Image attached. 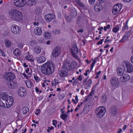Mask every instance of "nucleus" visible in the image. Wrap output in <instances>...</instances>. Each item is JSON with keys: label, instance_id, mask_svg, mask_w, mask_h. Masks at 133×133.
Returning a JSON list of instances; mask_svg holds the SVG:
<instances>
[{"label": "nucleus", "instance_id": "nucleus-1", "mask_svg": "<svg viewBox=\"0 0 133 133\" xmlns=\"http://www.w3.org/2000/svg\"><path fill=\"white\" fill-rule=\"evenodd\" d=\"M55 66L54 64L53 63L47 62L42 65L41 70L44 74L49 75L54 72Z\"/></svg>", "mask_w": 133, "mask_h": 133}, {"label": "nucleus", "instance_id": "nucleus-2", "mask_svg": "<svg viewBox=\"0 0 133 133\" xmlns=\"http://www.w3.org/2000/svg\"><path fill=\"white\" fill-rule=\"evenodd\" d=\"M9 16L12 20L17 22H21L23 18V15L22 12L15 9H12L9 11Z\"/></svg>", "mask_w": 133, "mask_h": 133}, {"label": "nucleus", "instance_id": "nucleus-3", "mask_svg": "<svg viewBox=\"0 0 133 133\" xmlns=\"http://www.w3.org/2000/svg\"><path fill=\"white\" fill-rule=\"evenodd\" d=\"M106 112L105 108L103 106H100L95 110V113L97 117L99 118L103 117Z\"/></svg>", "mask_w": 133, "mask_h": 133}, {"label": "nucleus", "instance_id": "nucleus-4", "mask_svg": "<svg viewBox=\"0 0 133 133\" xmlns=\"http://www.w3.org/2000/svg\"><path fill=\"white\" fill-rule=\"evenodd\" d=\"M70 11V16H67L65 17V19L68 22H70L72 18L76 17L77 12L76 9L73 8H70L68 9Z\"/></svg>", "mask_w": 133, "mask_h": 133}, {"label": "nucleus", "instance_id": "nucleus-5", "mask_svg": "<svg viewBox=\"0 0 133 133\" xmlns=\"http://www.w3.org/2000/svg\"><path fill=\"white\" fill-rule=\"evenodd\" d=\"M11 96L8 95L5 92H2L0 94V106L1 107H5L4 102Z\"/></svg>", "mask_w": 133, "mask_h": 133}, {"label": "nucleus", "instance_id": "nucleus-6", "mask_svg": "<svg viewBox=\"0 0 133 133\" xmlns=\"http://www.w3.org/2000/svg\"><path fill=\"white\" fill-rule=\"evenodd\" d=\"M10 29L12 32L15 35L19 34L21 31L20 27L18 25L15 24L11 25Z\"/></svg>", "mask_w": 133, "mask_h": 133}, {"label": "nucleus", "instance_id": "nucleus-7", "mask_svg": "<svg viewBox=\"0 0 133 133\" xmlns=\"http://www.w3.org/2000/svg\"><path fill=\"white\" fill-rule=\"evenodd\" d=\"M14 3L16 6L21 8L25 5L26 2L25 0H14Z\"/></svg>", "mask_w": 133, "mask_h": 133}, {"label": "nucleus", "instance_id": "nucleus-8", "mask_svg": "<svg viewBox=\"0 0 133 133\" xmlns=\"http://www.w3.org/2000/svg\"><path fill=\"white\" fill-rule=\"evenodd\" d=\"M4 77L7 81L10 82L12 81L15 78L14 74L11 72H8L5 73Z\"/></svg>", "mask_w": 133, "mask_h": 133}, {"label": "nucleus", "instance_id": "nucleus-9", "mask_svg": "<svg viewBox=\"0 0 133 133\" xmlns=\"http://www.w3.org/2000/svg\"><path fill=\"white\" fill-rule=\"evenodd\" d=\"M122 8L121 5L120 4L116 5L114 7L112 10V12L114 15L118 14Z\"/></svg>", "mask_w": 133, "mask_h": 133}, {"label": "nucleus", "instance_id": "nucleus-10", "mask_svg": "<svg viewBox=\"0 0 133 133\" xmlns=\"http://www.w3.org/2000/svg\"><path fill=\"white\" fill-rule=\"evenodd\" d=\"M78 48L75 44L73 45L71 49V53L74 56L76 59L78 58L77 54L78 53Z\"/></svg>", "mask_w": 133, "mask_h": 133}, {"label": "nucleus", "instance_id": "nucleus-11", "mask_svg": "<svg viewBox=\"0 0 133 133\" xmlns=\"http://www.w3.org/2000/svg\"><path fill=\"white\" fill-rule=\"evenodd\" d=\"M61 52V49L59 47H56L54 48L52 52V55L54 57L58 56Z\"/></svg>", "mask_w": 133, "mask_h": 133}, {"label": "nucleus", "instance_id": "nucleus-12", "mask_svg": "<svg viewBox=\"0 0 133 133\" xmlns=\"http://www.w3.org/2000/svg\"><path fill=\"white\" fill-rule=\"evenodd\" d=\"M127 69V72L128 73H130L133 72V66L130 63L125 61L124 62Z\"/></svg>", "mask_w": 133, "mask_h": 133}, {"label": "nucleus", "instance_id": "nucleus-13", "mask_svg": "<svg viewBox=\"0 0 133 133\" xmlns=\"http://www.w3.org/2000/svg\"><path fill=\"white\" fill-rule=\"evenodd\" d=\"M125 69L124 66H119L117 68V73L118 76H123L125 72Z\"/></svg>", "mask_w": 133, "mask_h": 133}, {"label": "nucleus", "instance_id": "nucleus-14", "mask_svg": "<svg viewBox=\"0 0 133 133\" xmlns=\"http://www.w3.org/2000/svg\"><path fill=\"white\" fill-rule=\"evenodd\" d=\"M55 16L53 14H48L45 16V19L47 22H50L52 19L55 18Z\"/></svg>", "mask_w": 133, "mask_h": 133}, {"label": "nucleus", "instance_id": "nucleus-15", "mask_svg": "<svg viewBox=\"0 0 133 133\" xmlns=\"http://www.w3.org/2000/svg\"><path fill=\"white\" fill-rule=\"evenodd\" d=\"M18 92V95L22 97H24L26 95L27 92L24 88H20Z\"/></svg>", "mask_w": 133, "mask_h": 133}, {"label": "nucleus", "instance_id": "nucleus-16", "mask_svg": "<svg viewBox=\"0 0 133 133\" xmlns=\"http://www.w3.org/2000/svg\"><path fill=\"white\" fill-rule=\"evenodd\" d=\"M10 98L7 99L4 102V104L5 103L6 105H5V108H9L12 105L13 103V99L11 96Z\"/></svg>", "mask_w": 133, "mask_h": 133}, {"label": "nucleus", "instance_id": "nucleus-17", "mask_svg": "<svg viewBox=\"0 0 133 133\" xmlns=\"http://www.w3.org/2000/svg\"><path fill=\"white\" fill-rule=\"evenodd\" d=\"M94 9L96 12L100 11L103 9L102 4L98 2L96 3L94 6Z\"/></svg>", "mask_w": 133, "mask_h": 133}, {"label": "nucleus", "instance_id": "nucleus-18", "mask_svg": "<svg viewBox=\"0 0 133 133\" xmlns=\"http://www.w3.org/2000/svg\"><path fill=\"white\" fill-rule=\"evenodd\" d=\"M70 64L66 60L64 61L63 62V68L65 70L68 71L71 70Z\"/></svg>", "mask_w": 133, "mask_h": 133}, {"label": "nucleus", "instance_id": "nucleus-19", "mask_svg": "<svg viewBox=\"0 0 133 133\" xmlns=\"http://www.w3.org/2000/svg\"><path fill=\"white\" fill-rule=\"evenodd\" d=\"M109 111L111 115H115L117 114V108L114 106H112L110 109Z\"/></svg>", "mask_w": 133, "mask_h": 133}, {"label": "nucleus", "instance_id": "nucleus-20", "mask_svg": "<svg viewBox=\"0 0 133 133\" xmlns=\"http://www.w3.org/2000/svg\"><path fill=\"white\" fill-rule=\"evenodd\" d=\"M37 60L39 63H42L45 62L46 61V58L44 56H39L37 58Z\"/></svg>", "mask_w": 133, "mask_h": 133}, {"label": "nucleus", "instance_id": "nucleus-21", "mask_svg": "<svg viewBox=\"0 0 133 133\" xmlns=\"http://www.w3.org/2000/svg\"><path fill=\"white\" fill-rule=\"evenodd\" d=\"M34 33L37 35H40L42 34V30L41 28L36 27L34 29Z\"/></svg>", "mask_w": 133, "mask_h": 133}, {"label": "nucleus", "instance_id": "nucleus-22", "mask_svg": "<svg viewBox=\"0 0 133 133\" xmlns=\"http://www.w3.org/2000/svg\"><path fill=\"white\" fill-rule=\"evenodd\" d=\"M123 76L122 77L123 79L122 81L123 82H125L128 81L130 78V76L128 74H125L123 75Z\"/></svg>", "mask_w": 133, "mask_h": 133}, {"label": "nucleus", "instance_id": "nucleus-23", "mask_svg": "<svg viewBox=\"0 0 133 133\" xmlns=\"http://www.w3.org/2000/svg\"><path fill=\"white\" fill-rule=\"evenodd\" d=\"M37 3V1L35 0H29L26 2L27 4L30 6L35 5Z\"/></svg>", "mask_w": 133, "mask_h": 133}, {"label": "nucleus", "instance_id": "nucleus-24", "mask_svg": "<svg viewBox=\"0 0 133 133\" xmlns=\"http://www.w3.org/2000/svg\"><path fill=\"white\" fill-rule=\"evenodd\" d=\"M33 51L36 54H39L41 52V49L39 46H36L34 48Z\"/></svg>", "mask_w": 133, "mask_h": 133}, {"label": "nucleus", "instance_id": "nucleus-25", "mask_svg": "<svg viewBox=\"0 0 133 133\" xmlns=\"http://www.w3.org/2000/svg\"><path fill=\"white\" fill-rule=\"evenodd\" d=\"M13 54L16 56H19L21 54V51L20 50L17 49H15L13 51Z\"/></svg>", "mask_w": 133, "mask_h": 133}, {"label": "nucleus", "instance_id": "nucleus-26", "mask_svg": "<svg viewBox=\"0 0 133 133\" xmlns=\"http://www.w3.org/2000/svg\"><path fill=\"white\" fill-rule=\"evenodd\" d=\"M37 42L35 40H33L29 41L28 43L29 46H33L37 44Z\"/></svg>", "mask_w": 133, "mask_h": 133}, {"label": "nucleus", "instance_id": "nucleus-27", "mask_svg": "<svg viewBox=\"0 0 133 133\" xmlns=\"http://www.w3.org/2000/svg\"><path fill=\"white\" fill-rule=\"evenodd\" d=\"M59 74L60 76L64 77L67 75V73L64 71L62 70L59 71Z\"/></svg>", "mask_w": 133, "mask_h": 133}, {"label": "nucleus", "instance_id": "nucleus-28", "mask_svg": "<svg viewBox=\"0 0 133 133\" xmlns=\"http://www.w3.org/2000/svg\"><path fill=\"white\" fill-rule=\"evenodd\" d=\"M8 85L11 89H15L17 87V84H8Z\"/></svg>", "mask_w": 133, "mask_h": 133}, {"label": "nucleus", "instance_id": "nucleus-29", "mask_svg": "<svg viewBox=\"0 0 133 133\" xmlns=\"http://www.w3.org/2000/svg\"><path fill=\"white\" fill-rule=\"evenodd\" d=\"M44 36L45 38L50 39L51 37V33L46 32L44 33Z\"/></svg>", "mask_w": 133, "mask_h": 133}, {"label": "nucleus", "instance_id": "nucleus-30", "mask_svg": "<svg viewBox=\"0 0 133 133\" xmlns=\"http://www.w3.org/2000/svg\"><path fill=\"white\" fill-rule=\"evenodd\" d=\"M25 59L28 61H33V58L32 56L28 54L25 56Z\"/></svg>", "mask_w": 133, "mask_h": 133}, {"label": "nucleus", "instance_id": "nucleus-31", "mask_svg": "<svg viewBox=\"0 0 133 133\" xmlns=\"http://www.w3.org/2000/svg\"><path fill=\"white\" fill-rule=\"evenodd\" d=\"M29 111V108L28 107L25 106L22 109V112L23 114H26Z\"/></svg>", "mask_w": 133, "mask_h": 133}, {"label": "nucleus", "instance_id": "nucleus-32", "mask_svg": "<svg viewBox=\"0 0 133 133\" xmlns=\"http://www.w3.org/2000/svg\"><path fill=\"white\" fill-rule=\"evenodd\" d=\"M119 30V26L118 25H117L112 29V31L115 33H117Z\"/></svg>", "mask_w": 133, "mask_h": 133}, {"label": "nucleus", "instance_id": "nucleus-33", "mask_svg": "<svg viewBox=\"0 0 133 133\" xmlns=\"http://www.w3.org/2000/svg\"><path fill=\"white\" fill-rule=\"evenodd\" d=\"M118 81V79L115 77H113L111 79L110 81L111 83H116Z\"/></svg>", "mask_w": 133, "mask_h": 133}, {"label": "nucleus", "instance_id": "nucleus-34", "mask_svg": "<svg viewBox=\"0 0 133 133\" xmlns=\"http://www.w3.org/2000/svg\"><path fill=\"white\" fill-rule=\"evenodd\" d=\"M5 44L6 46L9 47L11 45V42L9 40L6 39L5 41Z\"/></svg>", "mask_w": 133, "mask_h": 133}, {"label": "nucleus", "instance_id": "nucleus-35", "mask_svg": "<svg viewBox=\"0 0 133 133\" xmlns=\"http://www.w3.org/2000/svg\"><path fill=\"white\" fill-rule=\"evenodd\" d=\"M71 70L76 67L77 63L76 62H73L70 64Z\"/></svg>", "mask_w": 133, "mask_h": 133}, {"label": "nucleus", "instance_id": "nucleus-36", "mask_svg": "<svg viewBox=\"0 0 133 133\" xmlns=\"http://www.w3.org/2000/svg\"><path fill=\"white\" fill-rule=\"evenodd\" d=\"M128 36L127 34H125L124 36H123L122 38L120 41V42H124L125 40L128 38Z\"/></svg>", "mask_w": 133, "mask_h": 133}, {"label": "nucleus", "instance_id": "nucleus-37", "mask_svg": "<svg viewBox=\"0 0 133 133\" xmlns=\"http://www.w3.org/2000/svg\"><path fill=\"white\" fill-rule=\"evenodd\" d=\"M60 117L64 121H65L67 119V118L68 117V116L66 114H63L61 115Z\"/></svg>", "mask_w": 133, "mask_h": 133}, {"label": "nucleus", "instance_id": "nucleus-38", "mask_svg": "<svg viewBox=\"0 0 133 133\" xmlns=\"http://www.w3.org/2000/svg\"><path fill=\"white\" fill-rule=\"evenodd\" d=\"M101 100L102 102H105L106 100V96L104 95H102Z\"/></svg>", "mask_w": 133, "mask_h": 133}, {"label": "nucleus", "instance_id": "nucleus-39", "mask_svg": "<svg viewBox=\"0 0 133 133\" xmlns=\"http://www.w3.org/2000/svg\"><path fill=\"white\" fill-rule=\"evenodd\" d=\"M128 22H126L125 24L122 28V30L123 31H124L126 28L128 29Z\"/></svg>", "mask_w": 133, "mask_h": 133}, {"label": "nucleus", "instance_id": "nucleus-40", "mask_svg": "<svg viewBox=\"0 0 133 133\" xmlns=\"http://www.w3.org/2000/svg\"><path fill=\"white\" fill-rule=\"evenodd\" d=\"M34 77L36 82L37 83L39 82V81H40V79L36 75H34Z\"/></svg>", "mask_w": 133, "mask_h": 133}, {"label": "nucleus", "instance_id": "nucleus-41", "mask_svg": "<svg viewBox=\"0 0 133 133\" xmlns=\"http://www.w3.org/2000/svg\"><path fill=\"white\" fill-rule=\"evenodd\" d=\"M82 76H79L77 78L76 80L74 81L73 83H75V82L76 83L78 82V80H79V81H81L82 80Z\"/></svg>", "mask_w": 133, "mask_h": 133}, {"label": "nucleus", "instance_id": "nucleus-42", "mask_svg": "<svg viewBox=\"0 0 133 133\" xmlns=\"http://www.w3.org/2000/svg\"><path fill=\"white\" fill-rule=\"evenodd\" d=\"M96 60H94L93 62L91 64V66H90V70H92L93 68V67L94 66V65H95V64L96 63Z\"/></svg>", "mask_w": 133, "mask_h": 133}, {"label": "nucleus", "instance_id": "nucleus-43", "mask_svg": "<svg viewBox=\"0 0 133 133\" xmlns=\"http://www.w3.org/2000/svg\"><path fill=\"white\" fill-rule=\"evenodd\" d=\"M24 45V44L22 43H19L18 44V46L19 48H22Z\"/></svg>", "mask_w": 133, "mask_h": 133}, {"label": "nucleus", "instance_id": "nucleus-44", "mask_svg": "<svg viewBox=\"0 0 133 133\" xmlns=\"http://www.w3.org/2000/svg\"><path fill=\"white\" fill-rule=\"evenodd\" d=\"M94 90L92 89V91L90 92L89 94L88 95V98H90V97L94 94Z\"/></svg>", "mask_w": 133, "mask_h": 133}, {"label": "nucleus", "instance_id": "nucleus-45", "mask_svg": "<svg viewBox=\"0 0 133 133\" xmlns=\"http://www.w3.org/2000/svg\"><path fill=\"white\" fill-rule=\"evenodd\" d=\"M112 88L114 89H115L116 88H117L118 86V84H111Z\"/></svg>", "mask_w": 133, "mask_h": 133}, {"label": "nucleus", "instance_id": "nucleus-46", "mask_svg": "<svg viewBox=\"0 0 133 133\" xmlns=\"http://www.w3.org/2000/svg\"><path fill=\"white\" fill-rule=\"evenodd\" d=\"M110 38L109 36H107V37L104 42L105 43L110 42L111 41L110 40Z\"/></svg>", "mask_w": 133, "mask_h": 133}, {"label": "nucleus", "instance_id": "nucleus-47", "mask_svg": "<svg viewBox=\"0 0 133 133\" xmlns=\"http://www.w3.org/2000/svg\"><path fill=\"white\" fill-rule=\"evenodd\" d=\"M110 25L108 24L107 26H104V30L105 31H106L107 29H109L110 28Z\"/></svg>", "mask_w": 133, "mask_h": 133}, {"label": "nucleus", "instance_id": "nucleus-48", "mask_svg": "<svg viewBox=\"0 0 133 133\" xmlns=\"http://www.w3.org/2000/svg\"><path fill=\"white\" fill-rule=\"evenodd\" d=\"M101 71H100L98 72H97L96 73V76L95 77V79H97L99 77V75L101 74Z\"/></svg>", "mask_w": 133, "mask_h": 133}, {"label": "nucleus", "instance_id": "nucleus-49", "mask_svg": "<svg viewBox=\"0 0 133 133\" xmlns=\"http://www.w3.org/2000/svg\"><path fill=\"white\" fill-rule=\"evenodd\" d=\"M43 81L44 82L46 83L47 82H50V80L48 79H47L46 78H44L43 79Z\"/></svg>", "mask_w": 133, "mask_h": 133}, {"label": "nucleus", "instance_id": "nucleus-50", "mask_svg": "<svg viewBox=\"0 0 133 133\" xmlns=\"http://www.w3.org/2000/svg\"><path fill=\"white\" fill-rule=\"evenodd\" d=\"M89 84H86L85 85V88L87 89H89L90 86V85Z\"/></svg>", "mask_w": 133, "mask_h": 133}, {"label": "nucleus", "instance_id": "nucleus-51", "mask_svg": "<svg viewBox=\"0 0 133 133\" xmlns=\"http://www.w3.org/2000/svg\"><path fill=\"white\" fill-rule=\"evenodd\" d=\"M96 0H89V3L91 5L95 3Z\"/></svg>", "mask_w": 133, "mask_h": 133}, {"label": "nucleus", "instance_id": "nucleus-52", "mask_svg": "<svg viewBox=\"0 0 133 133\" xmlns=\"http://www.w3.org/2000/svg\"><path fill=\"white\" fill-rule=\"evenodd\" d=\"M90 71L89 70H88L86 71L84 73V75L85 76H87L88 74H89Z\"/></svg>", "mask_w": 133, "mask_h": 133}, {"label": "nucleus", "instance_id": "nucleus-53", "mask_svg": "<svg viewBox=\"0 0 133 133\" xmlns=\"http://www.w3.org/2000/svg\"><path fill=\"white\" fill-rule=\"evenodd\" d=\"M32 84H25L26 85L28 88H31L32 87Z\"/></svg>", "mask_w": 133, "mask_h": 133}, {"label": "nucleus", "instance_id": "nucleus-54", "mask_svg": "<svg viewBox=\"0 0 133 133\" xmlns=\"http://www.w3.org/2000/svg\"><path fill=\"white\" fill-rule=\"evenodd\" d=\"M29 68H28L26 70L25 72H26L27 74L28 75H30V73L29 72Z\"/></svg>", "mask_w": 133, "mask_h": 133}, {"label": "nucleus", "instance_id": "nucleus-55", "mask_svg": "<svg viewBox=\"0 0 133 133\" xmlns=\"http://www.w3.org/2000/svg\"><path fill=\"white\" fill-rule=\"evenodd\" d=\"M52 124L53 125H56L57 123V121L55 120H52Z\"/></svg>", "mask_w": 133, "mask_h": 133}, {"label": "nucleus", "instance_id": "nucleus-56", "mask_svg": "<svg viewBox=\"0 0 133 133\" xmlns=\"http://www.w3.org/2000/svg\"><path fill=\"white\" fill-rule=\"evenodd\" d=\"M54 32L56 34H58L60 33V30H56L54 31Z\"/></svg>", "mask_w": 133, "mask_h": 133}, {"label": "nucleus", "instance_id": "nucleus-57", "mask_svg": "<svg viewBox=\"0 0 133 133\" xmlns=\"http://www.w3.org/2000/svg\"><path fill=\"white\" fill-rule=\"evenodd\" d=\"M22 74L25 78L26 79H28V76L27 75L25 72L23 73Z\"/></svg>", "mask_w": 133, "mask_h": 133}, {"label": "nucleus", "instance_id": "nucleus-58", "mask_svg": "<svg viewBox=\"0 0 133 133\" xmlns=\"http://www.w3.org/2000/svg\"><path fill=\"white\" fill-rule=\"evenodd\" d=\"M106 1V0H99V2L98 3L102 4L104 2Z\"/></svg>", "mask_w": 133, "mask_h": 133}, {"label": "nucleus", "instance_id": "nucleus-59", "mask_svg": "<svg viewBox=\"0 0 133 133\" xmlns=\"http://www.w3.org/2000/svg\"><path fill=\"white\" fill-rule=\"evenodd\" d=\"M0 54H1L2 56H5V54L4 52L2 50H0Z\"/></svg>", "mask_w": 133, "mask_h": 133}, {"label": "nucleus", "instance_id": "nucleus-60", "mask_svg": "<svg viewBox=\"0 0 133 133\" xmlns=\"http://www.w3.org/2000/svg\"><path fill=\"white\" fill-rule=\"evenodd\" d=\"M23 66L25 68H27L28 66V65L25 63H23Z\"/></svg>", "mask_w": 133, "mask_h": 133}, {"label": "nucleus", "instance_id": "nucleus-61", "mask_svg": "<svg viewBox=\"0 0 133 133\" xmlns=\"http://www.w3.org/2000/svg\"><path fill=\"white\" fill-rule=\"evenodd\" d=\"M33 24L35 26H38V22H35L33 23Z\"/></svg>", "mask_w": 133, "mask_h": 133}, {"label": "nucleus", "instance_id": "nucleus-62", "mask_svg": "<svg viewBox=\"0 0 133 133\" xmlns=\"http://www.w3.org/2000/svg\"><path fill=\"white\" fill-rule=\"evenodd\" d=\"M72 102H73L74 103H75L76 104L78 102H77L76 101L75 99H72Z\"/></svg>", "mask_w": 133, "mask_h": 133}, {"label": "nucleus", "instance_id": "nucleus-63", "mask_svg": "<svg viewBox=\"0 0 133 133\" xmlns=\"http://www.w3.org/2000/svg\"><path fill=\"white\" fill-rule=\"evenodd\" d=\"M83 31L82 29H80L77 31V32L78 33H82Z\"/></svg>", "mask_w": 133, "mask_h": 133}, {"label": "nucleus", "instance_id": "nucleus-64", "mask_svg": "<svg viewBox=\"0 0 133 133\" xmlns=\"http://www.w3.org/2000/svg\"><path fill=\"white\" fill-rule=\"evenodd\" d=\"M131 62L133 63V56H132L131 58Z\"/></svg>", "mask_w": 133, "mask_h": 133}]
</instances>
